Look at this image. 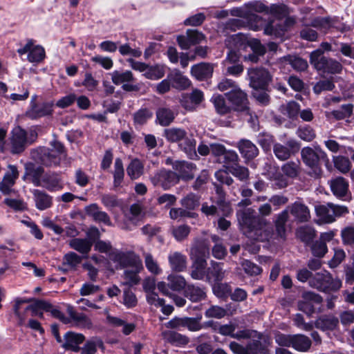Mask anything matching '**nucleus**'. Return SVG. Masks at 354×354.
Segmentation results:
<instances>
[{"label": "nucleus", "mask_w": 354, "mask_h": 354, "mask_svg": "<svg viewBox=\"0 0 354 354\" xmlns=\"http://www.w3.org/2000/svg\"><path fill=\"white\" fill-rule=\"evenodd\" d=\"M36 207L44 210L52 205V197L43 191L33 189L32 191Z\"/></svg>", "instance_id": "obj_35"}, {"label": "nucleus", "mask_w": 354, "mask_h": 354, "mask_svg": "<svg viewBox=\"0 0 354 354\" xmlns=\"http://www.w3.org/2000/svg\"><path fill=\"white\" fill-rule=\"evenodd\" d=\"M174 169L178 172V179L181 178L189 180L194 177L196 165L192 162L179 160L174 164Z\"/></svg>", "instance_id": "obj_27"}, {"label": "nucleus", "mask_w": 354, "mask_h": 354, "mask_svg": "<svg viewBox=\"0 0 354 354\" xmlns=\"http://www.w3.org/2000/svg\"><path fill=\"white\" fill-rule=\"evenodd\" d=\"M248 77L250 86L255 90L264 89L270 81L269 73L263 68H249Z\"/></svg>", "instance_id": "obj_16"}, {"label": "nucleus", "mask_w": 354, "mask_h": 354, "mask_svg": "<svg viewBox=\"0 0 354 354\" xmlns=\"http://www.w3.org/2000/svg\"><path fill=\"white\" fill-rule=\"evenodd\" d=\"M268 14H270L277 18H282L288 14L287 6L283 3H274L268 7Z\"/></svg>", "instance_id": "obj_56"}, {"label": "nucleus", "mask_w": 354, "mask_h": 354, "mask_svg": "<svg viewBox=\"0 0 354 354\" xmlns=\"http://www.w3.org/2000/svg\"><path fill=\"white\" fill-rule=\"evenodd\" d=\"M50 148L41 147L37 150L38 159L46 166L58 165L62 158H65L66 153L64 146L57 141H53Z\"/></svg>", "instance_id": "obj_4"}, {"label": "nucleus", "mask_w": 354, "mask_h": 354, "mask_svg": "<svg viewBox=\"0 0 354 354\" xmlns=\"http://www.w3.org/2000/svg\"><path fill=\"white\" fill-rule=\"evenodd\" d=\"M311 346V340L304 335L297 334L292 336V347L300 352L307 351Z\"/></svg>", "instance_id": "obj_41"}, {"label": "nucleus", "mask_w": 354, "mask_h": 354, "mask_svg": "<svg viewBox=\"0 0 354 354\" xmlns=\"http://www.w3.org/2000/svg\"><path fill=\"white\" fill-rule=\"evenodd\" d=\"M297 236L306 243H309L315 236V231L309 226H304L297 229Z\"/></svg>", "instance_id": "obj_51"}, {"label": "nucleus", "mask_w": 354, "mask_h": 354, "mask_svg": "<svg viewBox=\"0 0 354 354\" xmlns=\"http://www.w3.org/2000/svg\"><path fill=\"white\" fill-rule=\"evenodd\" d=\"M288 218L289 215L287 208L277 214L274 221L275 232L270 234L264 231V241H267L273 245H277L284 241L286 238V223Z\"/></svg>", "instance_id": "obj_5"}, {"label": "nucleus", "mask_w": 354, "mask_h": 354, "mask_svg": "<svg viewBox=\"0 0 354 354\" xmlns=\"http://www.w3.org/2000/svg\"><path fill=\"white\" fill-rule=\"evenodd\" d=\"M127 171L131 179H137L143 173V165L139 160L134 159L127 167Z\"/></svg>", "instance_id": "obj_47"}, {"label": "nucleus", "mask_w": 354, "mask_h": 354, "mask_svg": "<svg viewBox=\"0 0 354 354\" xmlns=\"http://www.w3.org/2000/svg\"><path fill=\"white\" fill-rule=\"evenodd\" d=\"M162 336L167 342L177 346L186 345L189 342V339L185 335L173 330H165L162 333Z\"/></svg>", "instance_id": "obj_38"}, {"label": "nucleus", "mask_w": 354, "mask_h": 354, "mask_svg": "<svg viewBox=\"0 0 354 354\" xmlns=\"http://www.w3.org/2000/svg\"><path fill=\"white\" fill-rule=\"evenodd\" d=\"M192 104H187L185 100L182 101V105L189 111H192L195 109V106L200 104L203 100V93L202 91L195 89L192 91L190 95Z\"/></svg>", "instance_id": "obj_52"}, {"label": "nucleus", "mask_w": 354, "mask_h": 354, "mask_svg": "<svg viewBox=\"0 0 354 354\" xmlns=\"http://www.w3.org/2000/svg\"><path fill=\"white\" fill-rule=\"evenodd\" d=\"M176 115V113L171 109L160 107L156 111V122L162 127L169 126Z\"/></svg>", "instance_id": "obj_37"}, {"label": "nucleus", "mask_w": 354, "mask_h": 354, "mask_svg": "<svg viewBox=\"0 0 354 354\" xmlns=\"http://www.w3.org/2000/svg\"><path fill=\"white\" fill-rule=\"evenodd\" d=\"M112 82L115 85L124 84L127 82H131L134 80V77L131 71H113L109 73Z\"/></svg>", "instance_id": "obj_40"}, {"label": "nucleus", "mask_w": 354, "mask_h": 354, "mask_svg": "<svg viewBox=\"0 0 354 354\" xmlns=\"http://www.w3.org/2000/svg\"><path fill=\"white\" fill-rule=\"evenodd\" d=\"M182 207L187 210L192 212L199 206L200 198L193 193H189L180 200Z\"/></svg>", "instance_id": "obj_44"}, {"label": "nucleus", "mask_w": 354, "mask_h": 354, "mask_svg": "<svg viewBox=\"0 0 354 354\" xmlns=\"http://www.w3.org/2000/svg\"><path fill=\"white\" fill-rule=\"evenodd\" d=\"M192 75L198 80H203L212 76L213 67L209 64L201 63L193 66L191 68Z\"/></svg>", "instance_id": "obj_36"}, {"label": "nucleus", "mask_w": 354, "mask_h": 354, "mask_svg": "<svg viewBox=\"0 0 354 354\" xmlns=\"http://www.w3.org/2000/svg\"><path fill=\"white\" fill-rule=\"evenodd\" d=\"M334 164L335 167L342 173L348 171L351 166L348 158L344 156L334 157Z\"/></svg>", "instance_id": "obj_62"}, {"label": "nucleus", "mask_w": 354, "mask_h": 354, "mask_svg": "<svg viewBox=\"0 0 354 354\" xmlns=\"http://www.w3.org/2000/svg\"><path fill=\"white\" fill-rule=\"evenodd\" d=\"M164 136L169 142L178 143V147L190 159L198 158L196 150V142L194 138L188 137L185 129L180 127L166 129L164 131Z\"/></svg>", "instance_id": "obj_3"}, {"label": "nucleus", "mask_w": 354, "mask_h": 354, "mask_svg": "<svg viewBox=\"0 0 354 354\" xmlns=\"http://www.w3.org/2000/svg\"><path fill=\"white\" fill-rule=\"evenodd\" d=\"M309 285L321 291L337 290L342 286V281L333 279L326 270L316 273L309 281Z\"/></svg>", "instance_id": "obj_8"}, {"label": "nucleus", "mask_w": 354, "mask_h": 354, "mask_svg": "<svg viewBox=\"0 0 354 354\" xmlns=\"http://www.w3.org/2000/svg\"><path fill=\"white\" fill-rule=\"evenodd\" d=\"M228 170L234 176L241 181L248 180L249 177V171L245 167L235 164L229 167Z\"/></svg>", "instance_id": "obj_54"}, {"label": "nucleus", "mask_w": 354, "mask_h": 354, "mask_svg": "<svg viewBox=\"0 0 354 354\" xmlns=\"http://www.w3.org/2000/svg\"><path fill=\"white\" fill-rule=\"evenodd\" d=\"M113 261L118 264L120 268H125L122 283L130 287L138 285L140 281L138 273L143 270L140 259L133 252L116 253L113 255Z\"/></svg>", "instance_id": "obj_1"}, {"label": "nucleus", "mask_w": 354, "mask_h": 354, "mask_svg": "<svg viewBox=\"0 0 354 354\" xmlns=\"http://www.w3.org/2000/svg\"><path fill=\"white\" fill-rule=\"evenodd\" d=\"M64 339L65 342L63 344V347L67 350L77 352L80 351L79 344L84 341L85 337L81 333L68 332L65 334Z\"/></svg>", "instance_id": "obj_29"}, {"label": "nucleus", "mask_w": 354, "mask_h": 354, "mask_svg": "<svg viewBox=\"0 0 354 354\" xmlns=\"http://www.w3.org/2000/svg\"><path fill=\"white\" fill-rule=\"evenodd\" d=\"M69 245L71 248L82 254H88L91 249L93 243L88 239L75 238L69 241Z\"/></svg>", "instance_id": "obj_39"}, {"label": "nucleus", "mask_w": 354, "mask_h": 354, "mask_svg": "<svg viewBox=\"0 0 354 354\" xmlns=\"http://www.w3.org/2000/svg\"><path fill=\"white\" fill-rule=\"evenodd\" d=\"M225 276V271L221 266L219 263L212 261L211 266L207 268L206 273V279L209 282H214L217 285H214L213 290L217 296H222L224 292L227 291V286L218 283L221 281Z\"/></svg>", "instance_id": "obj_13"}, {"label": "nucleus", "mask_w": 354, "mask_h": 354, "mask_svg": "<svg viewBox=\"0 0 354 354\" xmlns=\"http://www.w3.org/2000/svg\"><path fill=\"white\" fill-rule=\"evenodd\" d=\"M339 324L337 317L331 315H322L315 322V326L322 330H333Z\"/></svg>", "instance_id": "obj_34"}, {"label": "nucleus", "mask_w": 354, "mask_h": 354, "mask_svg": "<svg viewBox=\"0 0 354 354\" xmlns=\"http://www.w3.org/2000/svg\"><path fill=\"white\" fill-rule=\"evenodd\" d=\"M237 219L243 232L249 238L264 241L262 226L263 220L256 214L252 208H245L236 213Z\"/></svg>", "instance_id": "obj_2"}, {"label": "nucleus", "mask_w": 354, "mask_h": 354, "mask_svg": "<svg viewBox=\"0 0 354 354\" xmlns=\"http://www.w3.org/2000/svg\"><path fill=\"white\" fill-rule=\"evenodd\" d=\"M124 176L122 161L120 158H116L114 163L113 171V185L118 187L121 185Z\"/></svg>", "instance_id": "obj_45"}, {"label": "nucleus", "mask_w": 354, "mask_h": 354, "mask_svg": "<svg viewBox=\"0 0 354 354\" xmlns=\"http://www.w3.org/2000/svg\"><path fill=\"white\" fill-rule=\"evenodd\" d=\"M44 184L41 186L46 187L50 191L59 190L62 189L59 180L57 176L45 177L43 180Z\"/></svg>", "instance_id": "obj_64"}, {"label": "nucleus", "mask_w": 354, "mask_h": 354, "mask_svg": "<svg viewBox=\"0 0 354 354\" xmlns=\"http://www.w3.org/2000/svg\"><path fill=\"white\" fill-rule=\"evenodd\" d=\"M165 73V66L163 65L148 66L147 73L144 76L150 80H159L162 78Z\"/></svg>", "instance_id": "obj_50"}, {"label": "nucleus", "mask_w": 354, "mask_h": 354, "mask_svg": "<svg viewBox=\"0 0 354 354\" xmlns=\"http://www.w3.org/2000/svg\"><path fill=\"white\" fill-rule=\"evenodd\" d=\"M53 102H44L37 104L32 100L31 101L30 108L26 111V115L30 119H37L49 115L53 113Z\"/></svg>", "instance_id": "obj_21"}, {"label": "nucleus", "mask_w": 354, "mask_h": 354, "mask_svg": "<svg viewBox=\"0 0 354 354\" xmlns=\"http://www.w3.org/2000/svg\"><path fill=\"white\" fill-rule=\"evenodd\" d=\"M168 283L160 281L157 284L158 289L165 295L173 294L170 290L180 292L186 286L185 278L180 275L171 274L167 278Z\"/></svg>", "instance_id": "obj_15"}, {"label": "nucleus", "mask_w": 354, "mask_h": 354, "mask_svg": "<svg viewBox=\"0 0 354 354\" xmlns=\"http://www.w3.org/2000/svg\"><path fill=\"white\" fill-rule=\"evenodd\" d=\"M305 302L300 304V309L307 313H312L315 310L314 304H319L322 301V298L317 294L312 292H308L304 294Z\"/></svg>", "instance_id": "obj_33"}, {"label": "nucleus", "mask_w": 354, "mask_h": 354, "mask_svg": "<svg viewBox=\"0 0 354 354\" xmlns=\"http://www.w3.org/2000/svg\"><path fill=\"white\" fill-rule=\"evenodd\" d=\"M151 181L154 186L161 187L166 190L178 182V176L175 172L162 169L151 177Z\"/></svg>", "instance_id": "obj_17"}, {"label": "nucleus", "mask_w": 354, "mask_h": 354, "mask_svg": "<svg viewBox=\"0 0 354 354\" xmlns=\"http://www.w3.org/2000/svg\"><path fill=\"white\" fill-rule=\"evenodd\" d=\"M31 310L32 316L43 317V313L41 310L50 313V314L55 318L59 319L64 324H67L70 322L68 319L56 306H54L50 303L44 300H37L32 305L26 307V310Z\"/></svg>", "instance_id": "obj_12"}, {"label": "nucleus", "mask_w": 354, "mask_h": 354, "mask_svg": "<svg viewBox=\"0 0 354 354\" xmlns=\"http://www.w3.org/2000/svg\"><path fill=\"white\" fill-rule=\"evenodd\" d=\"M144 257L146 268L151 273L154 274H158L161 273L162 270L160 268L151 254L145 253Z\"/></svg>", "instance_id": "obj_58"}, {"label": "nucleus", "mask_w": 354, "mask_h": 354, "mask_svg": "<svg viewBox=\"0 0 354 354\" xmlns=\"http://www.w3.org/2000/svg\"><path fill=\"white\" fill-rule=\"evenodd\" d=\"M141 212L142 208L140 205L133 204L130 207L129 212L125 214V218L121 224V227L126 230H132L134 227L138 225Z\"/></svg>", "instance_id": "obj_24"}, {"label": "nucleus", "mask_w": 354, "mask_h": 354, "mask_svg": "<svg viewBox=\"0 0 354 354\" xmlns=\"http://www.w3.org/2000/svg\"><path fill=\"white\" fill-rule=\"evenodd\" d=\"M168 78L170 80L172 86L179 90L186 89L191 84L189 80L178 70H174L169 73Z\"/></svg>", "instance_id": "obj_32"}, {"label": "nucleus", "mask_w": 354, "mask_h": 354, "mask_svg": "<svg viewBox=\"0 0 354 354\" xmlns=\"http://www.w3.org/2000/svg\"><path fill=\"white\" fill-rule=\"evenodd\" d=\"M95 249L100 252L107 254L112 261L115 254L122 253V252L114 250L109 242H106L101 240L97 241L95 243Z\"/></svg>", "instance_id": "obj_53"}, {"label": "nucleus", "mask_w": 354, "mask_h": 354, "mask_svg": "<svg viewBox=\"0 0 354 354\" xmlns=\"http://www.w3.org/2000/svg\"><path fill=\"white\" fill-rule=\"evenodd\" d=\"M225 95L230 103L231 109L245 113L247 115L250 116L251 120L253 121L248 107L247 94L240 87H238L236 90L228 91Z\"/></svg>", "instance_id": "obj_11"}, {"label": "nucleus", "mask_w": 354, "mask_h": 354, "mask_svg": "<svg viewBox=\"0 0 354 354\" xmlns=\"http://www.w3.org/2000/svg\"><path fill=\"white\" fill-rule=\"evenodd\" d=\"M26 131L19 126L15 127L10 133L8 151L12 154L22 153L26 148Z\"/></svg>", "instance_id": "obj_14"}, {"label": "nucleus", "mask_w": 354, "mask_h": 354, "mask_svg": "<svg viewBox=\"0 0 354 354\" xmlns=\"http://www.w3.org/2000/svg\"><path fill=\"white\" fill-rule=\"evenodd\" d=\"M315 212L319 220L326 223H333L335 221L336 217H339L348 212L346 207L332 203L316 206Z\"/></svg>", "instance_id": "obj_10"}, {"label": "nucleus", "mask_w": 354, "mask_h": 354, "mask_svg": "<svg viewBox=\"0 0 354 354\" xmlns=\"http://www.w3.org/2000/svg\"><path fill=\"white\" fill-rule=\"evenodd\" d=\"M287 209L298 222H306L310 217L308 207L300 202L288 205Z\"/></svg>", "instance_id": "obj_26"}, {"label": "nucleus", "mask_w": 354, "mask_h": 354, "mask_svg": "<svg viewBox=\"0 0 354 354\" xmlns=\"http://www.w3.org/2000/svg\"><path fill=\"white\" fill-rule=\"evenodd\" d=\"M185 295L193 302H198L204 299L206 296L205 290L194 285H188L185 289Z\"/></svg>", "instance_id": "obj_42"}, {"label": "nucleus", "mask_w": 354, "mask_h": 354, "mask_svg": "<svg viewBox=\"0 0 354 354\" xmlns=\"http://www.w3.org/2000/svg\"><path fill=\"white\" fill-rule=\"evenodd\" d=\"M190 232V227L186 225H181L176 227H173L171 233L175 239L178 241H181L186 239Z\"/></svg>", "instance_id": "obj_57"}, {"label": "nucleus", "mask_w": 354, "mask_h": 354, "mask_svg": "<svg viewBox=\"0 0 354 354\" xmlns=\"http://www.w3.org/2000/svg\"><path fill=\"white\" fill-rule=\"evenodd\" d=\"M196 214L187 211L183 207H178V208H171L169 211V216L171 219L176 220L180 218H194L196 216Z\"/></svg>", "instance_id": "obj_59"}, {"label": "nucleus", "mask_w": 354, "mask_h": 354, "mask_svg": "<svg viewBox=\"0 0 354 354\" xmlns=\"http://www.w3.org/2000/svg\"><path fill=\"white\" fill-rule=\"evenodd\" d=\"M333 194L337 198H345L348 192V183L342 177H337L329 181Z\"/></svg>", "instance_id": "obj_25"}, {"label": "nucleus", "mask_w": 354, "mask_h": 354, "mask_svg": "<svg viewBox=\"0 0 354 354\" xmlns=\"http://www.w3.org/2000/svg\"><path fill=\"white\" fill-rule=\"evenodd\" d=\"M152 112L147 109H141L134 113V123L138 125H142L151 118Z\"/></svg>", "instance_id": "obj_60"}, {"label": "nucleus", "mask_w": 354, "mask_h": 354, "mask_svg": "<svg viewBox=\"0 0 354 354\" xmlns=\"http://www.w3.org/2000/svg\"><path fill=\"white\" fill-rule=\"evenodd\" d=\"M88 209L91 211V214L96 221L102 222L109 226L112 225L108 214L105 212L99 211L96 204L90 205Z\"/></svg>", "instance_id": "obj_46"}, {"label": "nucleus", "mask_w": 354, "mask_h": 354, "mask_svg": "<svg viewBox=\"0 0 354 354\" xmlns=\"http://www.w3.org/2000/svg\"><path fill=\"white\" fill-rule=\"evenodd\" d=\"M246 8H248L249 16L252 15L253 12L268 14V6L259 1L249 2L246 3Z\"/></svg>", "instance_id": "obj_61"}, {"label": "nucleus", "mask_w": 354, "mask_h": 354, "mask_svg": "<svg viewBox=\"0 0 354 354\" xmlns=\"http://www.w3.org/2000/svg\"><path fill=\"white\" fill-rule=\"evenodd\" d=\"M211 102L213 103L216 111L220 115H225L230 112L231 105L226 104L225 97L219 94H215L212 97Z\"/></svg>", "instance_id": "obj_43"}, {"label": "nucleus", "mask_w": 354, "mask_h": 354, "mask_svg": "<svg viewBox=\"0 0 354 354\" xmlns=\"http://www.w3.org/2000/svg\"><path fill=\"white\" fill-rule=\"evenodd\" d=\"M295 24V19L293 17H287L283 24L277 21H270L265 28L264 33L268 35H273L276 37H281L291 26Z\"/></svg>", "instance_id": "obj_20"}, {"label": "nucleus", "mask_w": 354, "mask_h": 354, "mask_svg": "<svg viewBox=\"0 0 354 354\" xmlns=\"http://www.w3.org/2000/svg\"><path fill=\"white\" fill-rule=\"evenodd\" d=\"M303 162L308 167L313 169L316 176L320 174L319 162L326 158V153L319 147L311 148L304 147L301 151Z\"/></svg>", "instance_id": "obj_9"}, {"label": "nucleus", "mask_w": 354, "mask_h": 354, "mask_svg": "<svg viewBox=\"0 0 354 354\" xmlns=\"http://www.w3.org/2000/svg\"><path fill=\"white\" fill-rule=\"evenodd\" d=\"M237 147L241 154L246 159H252L259 153L258 148L249 140H241Z\"/></svg>", "instance_id": "obj_31"}, {"label": "nucleus", "mask_w": 354, "mask_h": 354, "mask_svg": "<svg viewBox=\"0 0 354 354\" xmlns=\"http://www.w3.org/2000/svg\"><path fill=\"white\" fill-rule=\"evenodd\" d=\"M67 313L70 322L68 323H73V325L80 328L89 329L92 327L91 320L84 313L77 312L73 306H67Z\"/></svg>", "instance_id": "obj_23"}, {"label": "nucleus", "mask_w": 354, "mask_h": 354, "mask_svg": "<svg viewBox=\"0 0 354 354\" xmlns=\"http://www.w3.org/2000/svg\"><path fill=\"white\" fill-rule=\"evenodd\" d=\"M103 346L102 341L98 337H93L88 340L82 348V354H95L98 348Z\"/></svg>", "instance_id": "obj_49"}, {"label": "nucleus", "mask_w": 354, "mask_h": 354, "mask_svg": "<svg viewBox=\"0 0 354 354\" xmlns=\"http://www.w3.org/2000/svg\"><path fill=\"white\" fill-rule=\"evenodd\" d=\"M249 38L243 33H237L229 36L225 40L227 48L240 51L247 48Z\"/></svg>", "instance_id": "obj_28"}, {"label": "nucleus", "mask_w": 354, "mask_h": 354, "mask_svg": "<svg viewBox=\"0 0 354 354\" xmlns=\"http://www.w3.org/2000/svg\"><path fill=\"white\" fill-rule=\"evenodd\" d=\"M20 55L28 53L27 59L31 63H39L45 57L44 48L39 45H34L32 40H29L21 48L17 50Z\"/></svg>", "instance_id": "obj_18"}, {"label": "nucleus", "mask_w": 354, "mask_h": 354, "mask_svg": "<svg viewBox=\"0 0 354 354\" xmlns=\"http://www.w3.org/2000/svg\"><path fill=\"white\" fill-rule=\"evenodd\" d=\"M299 146L297 141L288 140L286 145L276 143L273 145V152L275 156L280 160H286L292 155L299 151Z\"/></svg>", "instance_id": "obj_19"}, {"label": "nucleus", "mask_w": 354, "mask_h": 354, "mask_svg": "<svg viewBox=\"0 0 354 354\" xmlns=\"http://www.w3.org/2000/svg\"><path fill=\"white\" fill-rule=\"evenodd\" d=\"M299 165H300V163L299 161L288 162L287 163L284 164L282 166L281 169L286 176H287L290 178H295L299 173V170H300Z\"/></svg>", "instance_id": "obj_55"}, {"label": "nucleus", "mask_w": 354, "mask_h": 354, "mask_svg": "<svg viewBox=\"0 0 354 354\" xmlns=\"http://www.w3.org/2000/svg\"><path fill=\"white\" fill-rule=\"evenodd\" d=\"M208 254V250L205 248L200 249L198 247H194L191 249L190 256L194 260L191 270L192 279L201 280L206 277V258Z\"/></svg>", "instance_id": "obj_7"}, {"label": "nucleus", "mask_w": 354, "mask_h": 354, "mask_svg": "<svg viewBox=\"0 0 354 354\" xmlns=\"http://www.w3.org/2000/svg\"><path fill=\"white\" fill-rule=\"evenodd\" d=\"M257 141L263 149L267 151L270 150L274 140L272 136L270 134L267 133H262L259 134L257 137Z\"/></svg>", "instance_id": "obj_63"}, {"label": "nucleus", "mask_w": 354, "mask_h": 354, "mask_svg": "<svg viewBox=\"0 0 354 354\" xmlns=\"http://www.w3.org/2000/svg\"><path fill=\"white\" fill-rule=\"evenodd\" d=\"M168 260L171 268L176 272H183L187 268V257L179 252H171Z\"/></svg>", "instance_id": "obj_30"}, {"label": "nucleus", "mask_w": 354, "mask_h": 354, "mask_svg": "<svg viewBox=\"0 0 354 354\" xmlns=\"http://www.w3.org/2000/svg\"><path fill=\"white\" fill-rule=\"evenodd\" d=\"M299 104L294 101H290L286 104H283L281 106V113L291 119H294L297 117L299 113Z\"/></svg>", "instance_id": "obj_48"}, {"label": "nucleus", "mask_w": 354, "mask_h": 354, "mask_svg": "<svg viewBox=\"0 0 354 354\" xmlns=\"http://www.w3.org/2000/svg\"><path fill=\"white\" fill-rule=\"evenodd\" d=\"M310 62L317 71L324 73H339L342 69L339 62L324 57L322 49H317L310 53Z\"/></svg>", "instance_id": "obj_6"}, {"label": "nucleus", "mask_w": 354, "mask_h": 354, "mask_svg": "<svg viewBox=\"0 0 354 354\" xmlns=\"http://www.w3.org/2000/svg\"><path fill=\"white\" fill-rule=\"evenodd\" d=\"M8 169L9 171L5 174L3 180L0 182V192L4 195L12 192V188L19 176L18 170L15 165H9Z\"/></svg>", "instance_id": "obj_22"}]
</instances>
